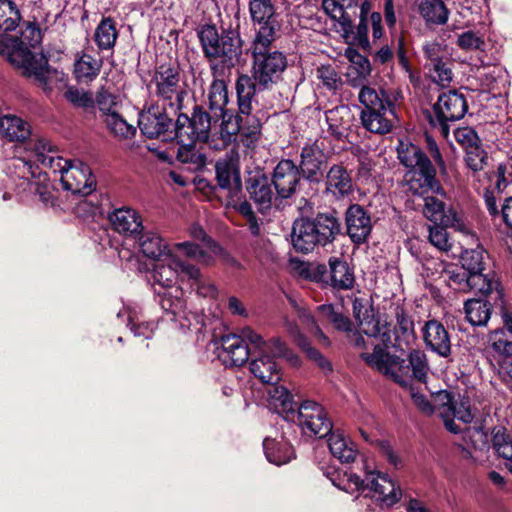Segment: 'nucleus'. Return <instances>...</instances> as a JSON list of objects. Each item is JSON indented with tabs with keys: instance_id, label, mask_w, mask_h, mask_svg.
<instances>
[{
	"instance_id": "46",
	"label": "nucleus",
	"mask_w": 512,
	"mask_h": 512,
	"mask_svg": "<svg viewBox=\"0 0 512 512\" xmlns=\"http://www.w3.org/2000/svg\"><path fill=\"white\" fill-rule=\"evenodd\" d=\"M158 303L161 308L174 316L184 312L186 301L183 299V291L179 288H171L168 290H156Z\"/></svg>"
},
{
	"instance_id": "56",
	"label": "nucleus",
	"mask_w": 512,
	"mask_h": 512,
	"mask_svg": "<svg viewBox=\"0 0 512 512\" xmlns=\"http://www.w3.org/2000/svg\"><path fill=\"white\" fill-rule=\"evenodd\" d=\"M444 274L448 278V285L458 291L469 292L470 273L457 266L450 265L444 270Z\"/></svg>"
},
{
	"instance_id": "28",
	"label": "nucleus",
	"mask_w": 512,
	"mask_h": 512,
	"mask_svg": "<svg viewBox=\"0 0 512 512\" xmlns=\"http://www.w3.org/2000/svg\"><path fill=\"white\" fill-rule=\"evenodd\" d=\"M211 75L213 79L209 85L204 104L206 105V108L214 114L216 119H220V117H224V115H226L227 111H230L228 108V83L225 80L229 75Z\"/></svg>"
},
{
	"instance_id": "62",
	"label": "nucleus",
	"mask_w": 512,
	"mask_h": 512,
	"mask_svg": "<svg viewBox=\"0 0 512 512\" xmlns=\"http://www.w3.org/2000/svg\"><path fill=\"white\" fill-rule=\"evenodd\" d=\"M445 227V225L437 223L430 225L428 230L430 243L440 251L447 252L451 249L452 245Z\"/></svg>"
},
{
	"instance_id": "58",
	"label": "nucleus",
	"mask_w": 512,
	"mask_h": 512,
	"mask_svg": "<svg viewBox=\"0 0 512 512\" xmlns=\"http://www.w3.org/2000/svg\"><path fill=\"white\" fill-rule=\"evenodd\" d=\"M429 68L430 78L441 87H447L452 81V70L448 58L432 64Z\"/></svg>"
},
{
	"instance_id": "49",
	"label": "nucleus",
	"mask_w": 512,
	"mask_h": 512,
	"mask_svg": "<svg viewBox=\"0 0 512 512\" xmlns=\"http://www.w3.org/2000/svg\"><path fill=\"white\" fill-rule=\"evenodd\" d=\"M220 120L219 138L222 147H227L236 142L238 135L241 136V124L238 114L234 115L231 110L227 111L224 117H220Z\"/></svg>"
},
{
	"instance_id": "14",
	"label": "nucleus",
	"mask_w": 512,
	"mask_h": 512,
	"mask_svg": "<svg viewBox=\"0 0 512 512\" xmlns=\"http://www.w3.org/2000/svg\"><path fill=\"white\" fill-rule=\"evenodd\" d=\"M237 104H238V118L241 124V137L242 142L246 147L258 141L261 134V121L253 114L254 105H258V95L247 93L240 88L235 87Z\"/></svg>"
},
{
	"instance_id": "20",
	"label": "nucleus",
	"mask_w": 512,
	"mask_h": 512,
	"mask_svg": "<svg viewBox=\"0 0 512 512\" xmlns=\"http://www.w3.org/2000/svg\"><path fill=\"white\" fill-rule=\"evenodd\" d=\"M403 98L398 88L385 89L363 85L358 94L360 103L364 106L362 111H390V116L396 117L395 106Z\"/></svg>"
},
{
	"instance_id": "52",
	"label": "nucleus",
	"mask_w": 512,
	"mask_h": 512,
	"mask_svg": "<svg viewBox=\"0 0 512 512\" xmlns=\"http://www.w3.org/2000/svg\"><path fill=\"white\" fill-rule=\"evenodd\" d=\"M104 122L108 130L118 139H132L136 135V127L129 124L119 112L109 114V117L104 118Z\"/></svg>"
},
{
	"instance_id": "22",
	"label": "nucleus",
	"mask_w": 512,
	"mask_h": 512,
	"mask_svg": "<svg viewBox=\"0 0 512 512\" xmlns=\"http://www.w3.org/2000/svg\"><path fill=\"white\" fill-rule=\"evenodd\" d=\"M438 397L443 402L437 409L448 431L455 434L461 432L454 419H458L466 424L473 421L474 415L471 412L468 399L455 400L448 392L440 393Z\"/></svg>"
},
{
	"instance_id": "18",
	"label": "nucleus",
	"mask_w": 512,
	"mask_h": 512,
	"mask_svg": "<svg viewBox=\"0 0 512 512\" xmlns=\"http://www.w3.org/2000/svg\"><path fill=\"white\" fill-rule=\"evenodd\" d=\"M362 466L366 477L365 491L373 492L372 497L387 507L393 506L401 499V488L391 478L386 474L369 470L366 462H363Z\"/></svg>"
},
{
	"instance_id": "40",
	"label": "nucleus",
	"mask_w": 512,
	"mask_h": 512,
	"mask_svg": "<svg viewBox=\"0 0 512 512\" xmlns=\"http://www.w3.org/2000/svg\"><path fill=\"white\" fill-rule=\"evenodd\" d=\"M268 389L270 404L289 421L290 413H295L299 406L294 400L292 394L284 386L274 384Z\"/></svg>"
},
{
	"instance_id": "16",
	"label": "nucleus",
	"mask_w": 512,
	"mask_h": 512,
	"mask_svg": "<svg viewBox=\"0 0 512 512\" xmlns=\"http://www.w3.org/2000/svg\"><path fill=\"white\" fill-rule=\"evenodd\" d=\"M215 174L221 189L228 191L232 197L240 194L242 190L240 157L236 150L232 149L216 161Z\"/></svg>"
},
{
	"instance_id": "37",
	"label": "nucleus",
	"mask_w": 512,
	"mask_h": 512,
	"mask_svg": "<svg viewBox=\"0 0 512 512\" xmlns=\"http://www.w3.org/2000/svg\"><path fill=\"white\" fill-rule=\"evenodd\" d=\"M134 239L138 241L140 251L147 258L159 260L169 252L167 242L154 231H144L143 229Z\"/></svg>"
},
{
	"instance_id": "42",
	"label": "nucleus",
	"mask_w": 512,
	"mask_h": 512,
	"mask_svg": "<svg viewBox=\"0 0 512 512\" xmlns=\"http://www.w3.org/2000/svg\"><path fill=\"white\" fill-rule=\"evenodd\" d=\"M0 131L7 140L18 142L26 140L31 134L30 125L14 115L0 118Z\"/></svg>"
},
{
	"instance_id": "34",
	"label": "nucleus",
	"mask_w": 512,
	"mask_h": 512,
	"mask_svg": "<svg viewBox=\"0 0 512 512\" xmlns=\"http://www.w3.org/2000/svg\"><path fill=\"white\" fill-rule=\"evenodd\" d=\"M328 285L335 290H350L354 287L355 275L348 262L341 257H330Z\"/></svg>"
},
{
	"instance_id": "48",
	"label": "nucleus",
	"mask_w": 512,
	"mask_h": 512,
	"mask_svg": "<svg viewBox=\"0 0 512 512\" xmlns=\"http://www.w3.org/2000/svg\"><path fill=\"white\" fill-rule=\"evenodd\" d=\"M388 115H390V111H362L361 121L368 131L386 134L392 128V121Z\"/></svg>"
},
{
	"instance_id": "64",
	"label": "nucleus",
	"mask_w": 512,
	"mask_h": 512,
	"mask_svg": "<svg viewBox=\"0 0 512 512\" xmlns=\"http://www.w3.org/2000/svg\"><path fill=\"white\" fill-rule=\"evenodd\" d=\"M493 447L497 454L506 459V467L512 473V438L505 440L503 435L498 433L493 438Z\"/></svg>"
},
{
	"instance_id": "55",
	"label": "nucleus",
	"mask_w": 512,
	"mask_h": 512,
	"mask_svg": "<svg viewBox=\"0 0 512 512\" xmlns=\"http://www.w3.org/2000/svg\"><path fill=\"white\" fill-rule=\"evenodd\" d=\"M499 285V281L493 275L483 274V272L470 274L469 292L478 291L483 295H488L494 290H498Z\"/></svg>"
},
{
	"instance_id": "57",
	"label": "nucleus",
	"mask_w": 512,
	"mask_h": 512,
	"mask_svg": "<svg viewBox=\"0 0 512 512\" xmlns=\"http://www.w3.org/2000/svg\"><path fill=\"white\" fill-rule=\"evenodd\" d=\"M177 276L178 271L173 264V259L168 265H160L153 272V279L158 283L162 290L176 288L173 285L176 283Z\"/></svg>"
},
{
	"instance_id": "1",
	"label": "nucleus",
	"mask_w": 512,
	"mask_h": 512,
	"mask_svg": "<svg viewBox=\"0 0 512 512\" xmlns=\"http://www.w3.org/2000/svg\"><path fill=\"white\" fill-rule=\"evenodd\" d=\"M357 323L360 331H354L351 335L355 347L368 349L361 333L369 338H378L384 346L372 343L371 345L374 346L372 353H361V358L369 366L390 377L395 383L403 387H411L414 380L420 383L426 382L430 368L424 351L411 350L407 360L387 353L384 348H388L389 343H391L390 325L387 322L382 324L374 311L363 316Z\"/></svg>"
},
{
	"instance_id": "6",
	"label": "nucleus",
	"mask_w": 512,
	"mask_h": 512,
	"mask_svg": "<svg viewBox=\"0 0 512 512\" xmlns=\"http://www.w3.org/2000/svg\"><path fill=\"white\" fill-rule=\"evenodd\" d=\"M397 154L400 163L408 169L405 181L412 194L423 196L431 192L441 196L446 195L436 177L435 167L419 146L400 142Z\"/></svg>"
},
{
	"instance_id": "36",
	"label": "nucleus",
	"mask_w": 512,
	"mask_h": 512,
	"mask_svg": "<svg viewBox=\"0 0 512 512\" xmlns=\"http://www.w3.org/2000/svg\"><path fill=\"white\" fill-rule=\"evenodd\" d=\"M346 56L351 62L347 73L348 83L352 87L365 85L372 71L369 59L354 49H347Z\"/></svg>"
},
{
	"instance_id": "32",
	"label": "nucleus",
	"mask_w": 512,
	"mask_h": 512,
	"mask_svg": "<svg viewBox=\"0 0 512 512\" xmlns=\"http://www.w3.org/2000/svg\"><path fill=\"white\" fill-rule=\"evenodd\" d=\"M462 457L478 461L480 455L489 450L488 434L481 427H467L462 431Z\"/></svg>"
},
{
	"instance_id": "7",
	"label": "nucleus",
	"mask_w": 512,
	"mask_h": 512,
	"mask_svg": "<svg viewBox=\"0 0 512 512\" xmlns=\"http://www.w3.org/2000/svg\"><path fill=\"white\" fill-rule=\"evenodd\" d=\"M150 93L174 112L183 107L186 91L180 85V67L177 63L158 66L148 85Z\"/></svg>"
},
{
	"instance_id": "4",
	"label": "nucleus",
	"mask_w": 512,
	"mask_h": 512,
	"mask_svg": "<svg viewBox=\"0 0 512 512\" xmlns=\"http://www.w3.org/2000/svg\"><path fill=\"white\" fill-rule=\"evenodd\" d=\"M342 233V222L336 210L318 212L296 219L291 241L295 251L308 254L318 247L332 244Z\"/></svg>"
},
{
	"instance_id": "24",
	"label": "nucleus",
	"mask_w": 512,
	"mask_h": 512,
	"mask_svg": "<svg viewBox=\"0 0 512 512\" xmlns=\"http://www.w3.org/2000/svg\"><path fill=\"white\" fill-rule=\"evenodd\" d=\"M323 193L335 200H342L353 193V180L351 173L343 163H336L329 167L324 177Z\"/></svg>"
},
{
	"instance_id": "15",
	"label": "nucleus",
	"mask_w": 512,
	"mask_h": 512,
	"mask_svg": "<svg viewBox=\"0 0 512 512\" xmlns=\"http://www.w3.org/2000/svg\"><path fill=\"white\" fill-rule=\"evenodd\" d=\"M245 189L260 212H264L271 208L274 200L279 199L271 181L261 168H255L247 172L245 178Z\"/></svg>"
},
{
	"instance_id": "51",
	"label": "nucleus",
	"mask_w": 512,
	"mask_h": 512,
	"mask_svg": "<svg viewBox=\"0 0 512 512\" xmlns=\"http://www.w3.org/2000/svg\"><path fill=\"white\" fill-rule=\"evenodd\" d=\"M21 20V14L17 5L12 0H0V30L3 32L14 31Z\"/></svg>"
},
{
	"instance_id": "47",
	"label": "nucleus",
	"mask_w": 512,
	"mask_h": 512,
	"mask_svg": "<svg viewBox=\"0 0 512 512\" xmlns=\"http://www.w3.org/2000/svg\"><path fill=\"white\" fill-rule=\"evenodd\" d=\"M118 37L115 21L111 17H104L94 32V41L100 50H110L115 46Z\"/></svg>"
},
{
	"instance_id": "50",
	"label": "nucleus",
	"mask_w": 512,
	"mask_h": 512,
	"mask_svg": "<svg viewBox=\"0 0 512 512\" xmlns=\"http://www.w3.org/2000/svg\"><path fill=\"white\" fill-rule=\"evenodd\" d=\"M318 312L322 318L330 322L336 330L346 333L353 332V323L350 318L336 310L332 304L320 305Z\"/></svg>"
},
{
	"instance_id": "12",
	"label": "nucleus",
	"mask_w": 512,
	"mask_h": 512,
	"mask_svg": "<svg viewBox=\"0 0 512 512\" xmlns=\"http://www.w3.org/2000/svg\"><path fill=\"white\" fill-rule=\"evenodd\" d=\"M249 10L256 31L252 42L275 41L281 24L272 1L251 0Z\"/></svg>"
},
{
	"instance_id": "29",
	"label": "nucleus",
	"mask_w": 512,
	"mask_h": 512,
	"mask_svg": "<svg viewBox=\"0 0 512 512\" xmlns=\"http://www.w3.org/2000/svg\"><path fill=\"white\" fill-rule=\"evenodd\" d=\"M426 346L438 356L446 358L451 354L450 335L438 320H428L422 328Z\"/></svg>"
},
{
	"instance_id": "2",
	"label": "nucleus",
	"mask_w": 512,
	"mask_h": 512,
	"mask_svg": "<svg viewBox=\"0 0 512 512\" xmlns=\"http://www.w3.org/2000/svg\"><path fill=\"white\" fill-rule=\"evenodd\" d=\"M273 42H252L251 75L239 74L235 82V87L240 88L241 92L259 95L271 90L282 79L287 68V58L281 51L272 49Z\"/></svg>"
},
{
	"instance_id": "39",
	"label": "nucleus",
	"mask_w": 512,
	"mask_h": 512,
	"mask_svg": "<svg viewBox=\"0 0 512 512\" xmlns=\"http://www.w3.org/2000/svg\"><path fill=\"white\" fill-rule=\"evenodd\" d=\"M328 447L331 454L342 463L353 462L358 454L357 449L350 439L339 431H331L328 434Z\"/></svg>"
},
{
	"instance_id": "27",
	"label": "nucleus",
	"mask_w": 512,
	"mask_h": 512,
	"mask_svg": "<svg viewBox=\"0 0 512 512\" xmlns=\"http://www.w3.org/2000/svg\"><path fill=\"white\" fill-rule=\"evenodd\" d=\"M114 231L126 238H136L144 229L142 216L130 207L114 209L108 216Z\"/></svg>"
},
{
	"instance_id": "9",
	"label": "nucleus",
	"mask_w": 512,
	"mask_h": 512,
	"mask_svg": "<svg viewBox=\"0 0 512 512\" xmlns=\"http://www.w3.org/2000/svg\"><path fill=\"white\" fill-rule=\"evenodd\" d=\"M219 120L204 105L196 104L190 117L184 113L178 115L174 135L181 142L191 139L207 142L212 123H217Z\"/></svg>"
},
{
	"instance_id": "5",
	"label": "nucleus",
	"mask_w": 512,
	"mask_h": 512,
	"mask_svg": "<svg viewBox=\"0 0 512 512\" xmlns=\"http://www.w3.org/2000/svg\"><path fill=\"white\" fill-rule=\"evenodd\" d=\"M244 337L253 346L250 371L264 384L274 385L281 380L282 374L276 358H286L293 365L299 363V358L278 337L266 341L249 327L244 330Z\"/></svg>"
},
{
	"instance_id": "35",
	"label": "nucleus",
	"mask_w": 512,
	"mask_h": 512,
	"mask_svg": "<svg viewBox=\"0 0 512 512\" xmlns=\"http://www.w3.org/2000/svg\"><path fill=\"white\" fill-rule=\"evenodd\" d=\"M328 124V133L336 140H343L348 136L352 121V113L347 105L336 106L325 113Z\"/></svg>"
},
{
	"instance_id": "25",
	"label": "nucleus",
	"mask_w": 512,
	"mask_h": 512,
	"mask_svg": "<svg viewBox=\"0 0 512 512\" xmlns=\"http://www.w3.org/2000/svg\"><path fill=\"white\" fill-rule=\"evenodd\" d=\"M326 156L316 144H306L300 152V161L297 169L302 178L309 183H319L323 178Z\"/></svg>"
},
{
	"instance_id": "3",
	"label": "nucleus",
	"mask_w": 512,
	"mask_h": 512,
	"mask_svg": "<svg viewBox=\"0 0 512 512\" xmlns=\"http://www.w3.org/2000/svg\"><path fill=\"white\" fill-rule=\"evenodd\" d=\"M198 38L211 74L230 75L242 59L243 40L235 29H224L221 34L215 25H203Z\"/></svg>"
},
{
	"instance_id": "63",
	"label": "nucleus",
	"mask_w": 512,
	"mask_h": 512,
	"mask_svg": "<svg viewBox=\"0 0 512 512\" xmlns=\"http://www.w3.org/2000/svg\"><path fill=\"white\" fill-rule=\"evenodd\" d=\"M465 152L466 165L472 171L477 172L484 169L487 163L488 155L486 151L481 147V143L471 149H466Z\"/></svg>"
},
{
	"instance_id": "61",
	"label": "nucleus",
	"mask_w": 512,
	"mask_h": 512,
	"mask_svg": "<svg viewBox=\"0 0 512 512\" xmlns=\"http://www.w3.org/2000/svg\"><path fill=\"white\" fill-rule=\"evenodd\" d=\"M317 78L329 90H338L342 85V80L332 65H321L316 70Z\"/></svg>"
},
{
	"instance_id": "45",
	"label": "nucleus",
	"mask_w": 512,
	"mask_h": 512,
	"mask_svg": "<svg viewBox=\"0 0 512 512\" xmlns=\"http://www.w3.org/2000/svg\"><path fill=\"white\" fill-rule=\"evenodd\" d=\"M466 319L473 326H485L491 316L492 305L481 298L468 299L464 303Z\"/></svg>"
},
{
	"instance_id": "10",
	"label": "nucleus",
	"mask_w": 512,
	"mask_h": 512,
	"mask_svg": "<svg viewBox=\"0 0 512 512\" xmlns=\"http://www.w3.org/2000/svg\"><path fill=\"white\" fill-rule=\"evenodd\" d=\"M353 15L355 29L350 37L363 48L370 46L368 37V25H371L373 39H380L384 34L382 26V16L377 11H372V3L370 0H363L360 4L358 0L353 3L351 9Z\"/></svg>"
},
{
	"instance_id": "53",
	"label": "nucleus",
	"mask_w": 512,
	"mask_h": 512,
	"mask_svg": "<svg viewBox=\"0 0 512 512\" xmlns=\"http://www.w3.org/2000/svg\"><path fill=\"white\" fill-rule=\"evenodd\" d=\"M263 448L266 458L270 463L282 465L291 459L290 448L286 447V445L282 446L276 443L273 439L265 438Z\"/></svg>"
},
{
	"instance_id": "30",
	"label": "nucleus",
	"mask_w": 512,
	"mask_h": 512,
	"mask_svg": "<svg viewBox=\"0 0 512 512\" xmlns=\"http://www.w3.org/2000/svg\"><path fill=\"white\" fill-rule=\"evenodd\" d=\"M355 0H322V8L325 13L335 22L339 24L343 32V36L349 38L355 29L353 8Z\"/></svg>"
},
{
	"instance_id": "41",
	"label": "nucleus",
	"mask_w": 512,
	"mask_h": 512,
	"mask_svg": "<svg viewBox=\"0 0 512 512\" xmlns=\"http://www.w3.org/2000/svg\"><path fill=\"white\" fill-rule=\"evenodd\" d=\"M332 484L338 489L350 494L361 493L365 491L366 477L358 475L352 471H332L326 473Z\"/></svg>"
},
{
	"instance_id": "31",
	"label": "nucleus",
	"mask_w": 512,
	"mask_h": 512,
	"mask_svg": "<svg viewBox=\"0 0 512 512\" xmlns=\"http://www.w3.org/2000/svg\"><path fill=\"white\" fill-rule=\"evenodd\" d=\"M428 194L422 196L424 198V216L434 224L439 222L445 226H451L461 231L464 230V224L458 214L451 210L446 214L444 202Z\"/></svg>"
},
{
	"instance_id": "11",
	"label": "nucleus",
	"mask_w": 512,
	"mask_h": 512,
	"mask_svg": "<svg viewBox=\"0 0 512 512\" xmlns=\"http://www.w3.org/2000/svg\"><path fill=\"white\" fill-rule=\"evenodd\" d=\"M289 422L297 423L304 433L318 438L326 437L332 431V422L325 410L314 401L302 402L295 413H290Z\"/></svg>"
},
{
	"instance_id": "38",
	"label": "nucleus",
	"mask_w": 512,
	"mask_h": 512,
	"mask_svg": "<svg viewBox=\"0 0 512 512\" xmlns=\"http://www.w3.org/2000/svg\"><path fill=\"white\" fill-rule=\"evenodd\" d=\"M198 139L185 140L181 142L177 139L179 144L177 152V160L187 165L188 169L197 171L205 167L206 155L197 148L196 142Z\"/></svg>"
},
{
	"instance_id": "33",
	"label": "nucleus",
	"mask_w": 512,
	"mask_h": 512,
	"mask_svg": "<svg viewBox=\"0 0 512 512\" xmlns=\"http://www.w3.org/2000/svg\"><path fill=\"white\" fill-rule=\"evenodd\" d=\"M396 327L391 330V343L389 346L404 350L415 340L414 322L402 306L395 308Z\"/></svg>"
},
{
	"instance_id": "59",
	"label": "nucleus",
	"mask_w": 512,
	"mask_h": 512,
	"mask_svg": "<svg viewBox=\"0 0 512 512\" xmlns=\"http://www.w3.org/2000/svg\"><path fill=\"white\" fill-rule=\"evenodd\" d=\"M97 105L99 111L101 112V117L104 119L105 117H109V114L118 113L117 107V97L110 93L104 87H101L94 99V105Z\"/></svg>"
},
{
	"instance_id": "60",
	"label": "nucleus",
	"mask_w": 512,
	"mask_h": 512,
	"mask_svg": "<svg viewBox=\"0 0 512 512\" xmlns=\"http://www.w3.org/2000/svg\"><path fill=\"white\" fill-rule=\"evenodd\" d=\"M65 99L77 108L89 109L94 107V98L91 92L70 86L64 93Z\"/></svg>"
},
{
	"instance_id": "43",
	"label": "nucleus",
	"mask_w": 512,
	"mask_h": 512,
	"mask_svg": "<svg viewBox=\"0 0 512 512\" xmlns=\"http://www.w3.org/2000/svg\"><path fill=\"white\" fill-rule=\"evenodd\" d=\"M102 59L83 53L74 63V75L78 82L89 83L93 81L100 73L102 68Z\"/></svg>"
},
{
	"instance_id": "54",
	"label": "nucleus",
	"mask_w": 512,
	"mask_h": 512,
	"mask_svg": "<svg viewBox=\"0 0 512 512\" xmlns=\"http://www.w3.org/2000/svg\"><path fill=\"white\" fill-rule=\"evenodd\" d=\"M484 249L477 246L474 249H466L462 252L460 260L464 270L473 274L484 270Z\"/></svg>"
},
{
	"instance_id": "13",
	"label": "nucleus",
	"mask_w": 512,
	"mask_h": 512,
	"mask_svg": "<svg viewBox=\"0 0 512 512\" xmlns=\"http://www.w3.org/2000/svg\"><path fill=\"white\" fill-rule=\"evenodd\" d=\"M166 107L152 104L139 113L138 126L144 136L150 139L163 136L164 140L176 138L175 123L165 111Z\"/></svg>"
},
{
	"instance_id": "23",
	"label": "nucleus",
	"mask_w": 512,
	"mask_h": 512,
	"mask_svg": "<svg viewBox=\"0 0 512 512\" xmlns=\"http://www.w3.org/2000/svg\"><path fill=\"white\" fill-rule=\"evenodd\" d=\"M347 234L356 245L367 242L371 231L372 221L368 211L359 204H351L345 212Z\"/></svg>"
},
{
	"instance_id": "19",
	"label": "nucleus",
	"mask_w": 512,
	"mask_h": 512,
	"mask_svg": "<svg viewBox=\"0 0 512 512\" xmlns=\"http://www.w3.org/2000/svg\"><path fill=\"white\" fill-rule=\"evenodd\" d=\"M291 159H281L273 169L271 181L280 200L292 198L298 191L302 176Z\"/></svg>"
},
{
	"instance_id": "8",
	"label": "nucleus",
	"mask_w": 512,
	"mask_h": 512,
	"mask_svg": "<svg viewBox=\"0 0 512 512\" xmlns=\"http://www.w3.org/2000/svg\"><path fill=\"white\" fill-rule=\"evenodd\" d=\"M433 113L426 111V118L433 128L439 129L443 138L447 139L450 132V122L464 117L468 110L465 96L457 90H450L439 95L433 105Z\"/></svg>"
},
{
	"instance_id": "17",
	"label": "nucleus",
	"mask_w": 512,
	"mask_h": 512,
	"mask_svg": "<svg viewBox=\"0 0 512 512\" xmlns=\"http://www.w3.org/2000/svg\"><path fill=\"white\" fill-rule=\"evenodd\" d=\"M62 187L72 194L90 195L96 188V178L88 164L73 160L60 177Z\"/></svg>"
},
{
	"instance_id": "26",
	"label": "nucleus",
	"mask_w": 512,
	"mask_h": 512,
	"mask_svg": "<svg viewBox=\"0 0 512 512\" xmlns=\"http://www.w3.org/2000/svg\"><path fill=\"white\" fill-rule=\"evenodd\" d=\"M18 57L17 63L21 64L23 74L27 77H33L35 82L46 89L48 87V78L51 69L48 59L42 53H33L31 51H22L14 55ZM16 62V59L13 58Z\"/></svg>"
},
{
	"instance_id": "21",
	"label": "nucleus",
	"mask_w": 512,
	"mask_h": 512,
	"mask_svg": "<svg viewBox=\"0 0 512 512\" xmlns=\"http://www.w3.org/2000/svg\"><path fill=\"white\" fill-rule=\"evenodd\" d=\"M244 328L241 335L228 334L220 338L218 358L226 367H240L247 362L253 353V346L248 347L247 338L244 337Z\"/></svg>"
},
{
	"instance_id": "44",
	"label": "nucleus",
	"mask_w": 512,
	"mask_h": 512,
	"mask_svg": "<svg viewBox=\"0 0 512 512\" xmlns=\"http://www.w3.org/2000/svg\"><path fill=\"white\" fill-rule=\"evenodd\" d=\"M418 9L427 24L440 26L449 19L450 11L443 0H422Z\"/></svg>"
}]
</instances>
